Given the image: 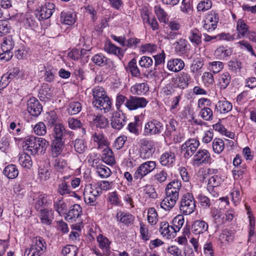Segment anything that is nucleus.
I'll use <instances>...</instances> for the list:
<instances>
[{"instance_id": "nucleus-7", "label": "nucleus", "mask_w": 256, "mask_h": 256, "mask_svg": "<svg viewBox=\"0 0 256 256\" xmlns=\"http://www.w3.org/2000/svg\"><path fill=\"white\" fill-rule=\"evenodd\" d=\"M156 168V163L154 161L148 160L142 163L137 168L134 174L136 180L142 179L152 172Z\"/></svg>"}, {"instance_id": "nucleus-5", "label": "nucleus", "mask_w": 256, "mask_h": 256, "mask_svg": "<svg viewBox=\"0 0 256 256\" xmlns=\"http://www.w3.org/2000/svg\"><path fill=\"white\" fill-rule=\"evenodd\" d=\"M140 157L143 160L150 158L155 150L154 141L142 138L140 140Z\"/></svg>"}, {"instance_id": "nucleus-60", "label": "nucleus", "mask_w": 256, "mask_h": 256, "mask_svg": "<svg viewBox=\"0 0 256 256\" xmlns=\"http://www.w3.org/2000/svg\"><path fill=\"white\" fill-rule=\"evenodd\" d=\"M190 40L196 45H199L201 42V36L198 30L196 29L192 30L190 32Z\"/></svg>"}, {"instance_id": "nucleus-22", "label": "nucleus", "mask_w": 256, "mask_h": 256, "mask_svg": "<svg viewBox=\"0 0 256 256\" xmlns=\"http://www.w3.org/2000/svg\"><path fill=\"white\" fill-rule=\"evenodd\" d=\"M39 217L42 224L48 226L54 219V212L52 210L42 209L40 211Z\"/></svg>"}, {"instance_id": "nucleus-23", "label": "nucleus", "mask_w": 256, "mask_h": 256, "mask_svg": "<svg viewBox=\"0 0 256 256\" xmlns=\"http://www.w3.org/2000/svg\"><path fill=\"white\" fill-rule=\"evenodd\" d=\"M184 67V61L180 58H174L169 60L167 62V68L168 70L178 72L182 70Z\"/></svg>"}, {"instance_id": "nucleus-19", "label": "nucleus", "mask_w": 256, "mask_h": 256, "mask_svg": "<svg viewBox=\"0 0 256 256\" xmlns=\"http://www.w3.org/2000/svg\"><path fill=\"white\" fill-rule=\"evenodd\" d=\"M238 38H242L248 37L249 34V26L242 19H238L236 22Z\"/></svg>"}, {"instance_id": "nucleus-17", "label": "nucleus", "mask_w": 256, "mask_h": 256, "mask_svg": "<svg viewBox=\"0 0 256 256\" xmlns=\"http://www.w3.org/2000/svg\"><path fill=\"white\" fill-rule=\"evenodd\" d=\"M82 209L79 204H76L72 206L66 217V220L72 222L75 221L81 215Z\"/></svg>"}, {"instance_id": "nucleus-63", "label": "nucleus", "mask_w": 256, "mask_h": 256, "mask_svg": "<svg viewBox=\"0 0 256 256\" xmlns=\"http://www.w3.org/2000/svg\"><path fill=\"white\" fill-rule=\"evenodd\" d=\"M76 151L79 154L84 153L87 148L86 144L82 139H76L74 142Z\"/></svg>"}, {"instance_id": "nucleus-44", "label": "nucleus", "mask_w": 256, "mask_h": 256, "mask_svg": "<svg viewBox=\"0 0 256 256\" xmlns=\"http://www.w3.org/2000/svg\"><path fill=\"white\" fill-rule=\"evenodd\" d=\"M231 76L228 72H224L220 74L218 78V85L221 89H225L230 83Z\"/></svg>"}, {"instance_id": "nucleus-25", "label": "nucleus", "mask_w": 256, "mask_h": 256, "mask_svg": "<svg viewBox=\"0 0 256 256\" xmlns=\"http://www.w3.org/2000/svg\"><path fill=\"white\" fill-rule=\"evenodd\" d=\"M102 159L104 162L109 165H112L115 162L114 153L108 146V144L103 148Z\"/></svg>"}, {"instance_id": "nucleus-43", "label": "nucleus", "mask_w": 256, "mask_h": 256, "mask_svg": "<svg viewBox=\"0 0 256 256\" xmlns=\"http://www.w3.org/2000/svg\"><path fill=\"white\" fill-rule=\"evenodd\" d=\"M18 162L22 167L28 169L32 165V162L30 156L25 152L20 154L18 158Z\"/></svg>"}, {"instance_id": "nucleus-46", "label": "nucleus", "mask_w": 256, "mask_h": 256, "mask_svg": "<svg viewBox=\"0 0 256 256\" xmlns=\"http://www.w3.org/2000/svg\"><path fill=\"white\" fill-rule=\"evenodd\" d=\"M222 180L220 176L218 175H214L211 176L208 180V190L211 192L214 190V187H217L220 185Z\"/></svg>"}, {"instance_id": "nucleus-39", "label": "nucleus", "mask_w": 256, "mask_h": 256, "mask_svg": "<svg viewBox=\"0 0 256 256\" xmlns=\"http://www.w3.org/2000/svg\"><path fill=\"white\" fill-rule=\"evenodd\" d=\"M127 70L130 72L132 76L140 78L141 73L140 70L136 64V60L135 58H132L128 63L127 66Z\"/></svg>"}, {"instance_id": "nucleus-11", "label": "nucleus", "mask_w": 256, "mask_h": 256, "mask_svg": "<svg viewBox=\"0 0 256 256\" xmlns=\"http://www.w3.org/2000/svg\"><path fill=\"white\" fill-rule=\"evenodd\" d=\"M55 9V5L52 2H46L38 8L36 10L35 15L40 20L48 19L53 14Z\"/></svg>"}, {"instance_id": "nucleus-54", "label": "nucleus", "mask_w": 256, "mask_h": 256, "mask_svg": "<svg viewBox=\"0 0 256 256\" xmlns=\"http://www.w3.org/2000/svg\"><path fill=\"white\" fill-rule=\"evenodd\" d=\"M68 122L70 128L76 130L78 128H82V133L84 134H86V130L82 127V124L80 120L73 118H70L68 120Z\"/></svg>"}, {"instance_id": "nucleus-62", "label": "nucleus", "mask_w": 256, "mask_h": 256, "mask_svg": "<svg viewBox=\"0 0 256 256\" xmlns=\"http://www.w3.org/2000/svg\"><path fill=\"white\" fill-rule=\"evenodd\" d=\"M200 116L205 120L210 121L213 119L212 110L208 107H204L200 112Z\"/></svg>"}, {"instance_id": "nucleus-34", "label": "nucleus", "mask_w": 256, "mask_h": 256, "mask_svg": "<svg viewBox=\"0 0 256 256\" xmlns=\"http://www.w3.org/2000/svg\"><path fill=\"white\" fill-rule=\"evenodd\" d=\"M92 120L93 124L100 128H104L108 124V118L102 114L94 116Z\"/></svg>"}, {"instance_id": "nucleus-61", "label": "nucleus", "mask_w": 256, "mask_h": 256, "mask_svg": "<svg viewBox=\"0 0 256 256\" xmlns=\"http://www.w3.org/2000/svg\"><path fill=\"white\" fill-rule=\"evenodd\" d=\"M212 148L215 153H221L224 148V141L222 139L218 138H214L212 142Z\"/></svg>"}, {"instance_id": "nucleus-31", "label": "nucleus", "mask_w": 256, "mask_h": 256, "mask_svg": "<svg viewBox=\"0 0 256 256\" xmlns=\"http://www.w3.org/2000/svg\"><path fill=\"white\" fill-rule=\"evenodd\" d=\"M66 130L64 126L62 124H56L53 129V140L63 141L62 138L64 136Z\"/></svg>"}, {"instance_id": "nucleus-53", "label": "nucleus", "mask_w": 256, "mask_h": 256, "mask_svg": "<svg viewBox=\"0 0 256 256\" xmlns=\"http://www.w3.org/2000/svg\"><path fill=\"white\" fill-rule=\"evenodd\" d=\"M52 161V164L54 170L57 172H62V170L66 166V162L60 158H54Z\"/></svg>"}, {"instance_id": "nucleus-58", "label": "nucleus", "mask_w": 256, "mask_h": 256, "mask_svg": "<svg viewBox=\"0 0 256 256\" xmlns=\"http://www.w3.org/2000/svg\"><path fill=\"white\" fill-rule=\"evenodd\" d=\"M108 60V58L101 53L94 55L92 58V60L94 64L100 66L106 64Z\"/></svg>"}, {"instance_id": "nucleus-26", "label": "nucleus", "mask_w": 256, "mask_h": 256, "mask_svg": "<svg viewBox=\"0 0 256 256\" xmlns=\"http://www.w3.org/2000/svg\"><path fill=\"white\" fill-rule=\"evenodd\" d=\"M232 108L231 102L227 100H220L215 106V110L220 114H226Z\"/></svg>"}, {"instance_id": "nucleus-48", "label": "nucleus", "mask_w": 256, "mask_h": 256, "mask_svg": "<svg viewBox=\"0 0 256 256\" xmlns=\"http://www.w3.org/2000/svg\"><path fill=\"white\" fill-rule=\"evenodd\" d=\"M96 172L102 178H107L112 174L110 170L108 167L102 164L97 166Z\"/></svg>"}, {"instance_id": "nucleus-9", "label": "nucleus", "mask_w": 256, "mask_h": 256, "mask_svg": "<svg viewBox=\"0 0 256 256\" xmlns=\"http://www.w3.org/2000/svg\"><path fill=\"white\" fill-rule=\"evenodd\" d=\"M166 196L160 202V207L166 211L171 210L176 205L179 198V194L165 190Z\"/></svg>"}, {"instance_id": "nucleus-15", "label": "nucleus", "mask_w": 256, "mask_h": 256, "mask_svg": "<svg viewBox=\"0 0 256 256\" xmlns=\"http://www.w3.org/2000/svg\"><path fill=\"white\" fill-rule=\"evenodd\" d=\"M116 219L118 222L128 226L134 224V216L130 212L120 210L116 214Z\"/></svg>"}, {"instance_id": "nucleus-42", "label": "nucleus", "mask_w": 256, "mask_h": 256, "mask_svg": "<svg viewBox=\"0 0 256 256\" xmlns=\"http://www.w3.org/2000/svg\"><path fill=\"white\" fill-rule=\"evenodd\" d=\"M36 138L34 136H30L26 137L23 140V147L26 146L25 150L32 154L34 148Z\"/></svg>"}, {"instance_id": "nucleus-41", "label": "nucleus", "mask_w": 256, "mask_h": 256, "mask_svg": "<svg viewBox=\"0 0 256 256\" xmlns=\"http://www.w3.org/2000/svg\"><path fill=\"white\" fill-rule=\"evenodd\" d=\"M190 80L191 78L190 74L183 72L180 74L176 80L177 81L178 86L184 88L188 86Z\"/></svg>"}, {"instance_id": "nucleus-49", "label": "nucleus", "mask_w": 256, "mask_h": 256, "mask_svg": "<svg viewBox=\"0 0 256 256\" xmlns=\"http://www.w3.org/2000/svg\"><path fill=\"white\" fill-rule=\"evenodd\" d=\"M66 205L62 198L58 199L54 204V208L60 215L64 214L66 210Z\"/></svg>"}, {"instance_id": "nucleus-12", "label": "nucleus", "mask_w": 256, "mask_h": 256, "mask_svg": "<svg viewBox=\"0 0 256 256\" xmlns=\"http://www.w3.org/2000/svg\"><path fill=\"white\" fill-rule=\"evenodd\" d=\"M42 110L40 102L35 98H30L27 102V110L34 116H38Z\"/></svg>"}, {"instance_id": "nucleus-6", "label": "nucleus", "mask_w": 256, "mask_h": 256, "mask_svg": "<svg viewBox=\"0 0 256 256\" xmlns=\"http://www.w3.org/2000/svg\"><path fill=\"white\" fill-rule=\"evenodd\" d=\"M162 124L158 120L154 119L146 123L143 134L146 136L159 134L162 132Z\"/></svg>"}, {"instance_id": "nucleus-38", "label": "nucleus", "mask_w": 256, "mask_h": 256, "mask_svg": "<svg viewBox=\"0 0 256 256\" xmlns=\"http://www.w3.org/2000/svg\"><path fill=\"white\" fill-rule=\"evenodd\" d=\"M14 40L10 36H6L3 38V42L1 44V48L2 52H12L14 46Z\"/></svg>"}, {"instance_id": "nucleus-29", "label": "nucleus", "mask_w": 256, "mask_h": 256, "mask_svg": "<svg viewBox=\"0 0 256 256\" xmlns=\"http://www.w3.org/2000/svg\"><path fill=\"white\" fill-rule=\"evenodd\" d=\"M125 116L123 114L116 113L112 119L111 124L113 128L120 130L125 124Z\"/></svg>"}, {"instance_id": "nucleus-57", "label": "nucleus", "mask_w": 256, "mask_h": 256, "mask_svg": "<svg viewBox=\"0 0 256 256\" xmlns=\"http://www.w3.org/2000/svg\"><path fill=\"white\" fill-rule=\"evenodd\" d=\"M234 238V233L230 230H225L220 236V240L222 242H230Z\"/></svg>"}, {"instance_id": "nucleus-36", "label": "nucleus", "mask_w": 256, "mask_h": 256, "mask_svg": "<svg viewBox=\"0 0 256 256\" xmlns=\"http://www.w3.org/2000/svg\"><path fill=\"white\" fill-rule=\"evenodd\" d=\"M36 16L31 14H26L24 18L23 23L26 28H34L38 26Z\"/></svg>"}, {"instance_id": "nucleus-28", "label": "nucleus", "mask_w": 256, "mask_h": 256, "mask_svg": "<svg viewBox=\"0 0 256 256\" xmlns=\"http://www.w3.org/2000/svg\"><path fill=\"white\" fill-rule=\"evenodd\" d=\"M58 192L61 196L70 195L73 196L75 193L71 190L70 186L68 182L65 180H62L58 186Z\"/></svg>"}, {"instance_id": "nucleus-32", "label": "nucleus", "mask_w": 256, "mask_h": 256, "mask_svg": "<svg viewBox=\"0 0 256 256\" xmlns=\"http://www.w3.org/2000/svg\"><path fill=\"white\" fill-rule=\"evenodd\" d=\"M218 18L216 16H208L204 21V28L208 32H212L214 30L217 26Z\"/></svg>"}, {"instance_id": "nucleus-37", "label": "nucleus", "mask_w": 256, "mask_h": 256, "mask_svg": "<svg viewBox=\"0 0 256 256\" xmlns=\"http://www.w3.org/2000/svg\"><path fill=\"white\" fill-rule=\"evenodd\" d=\"M92 140L97 144L98 148H103L108 144V142L104 134L100 133L94 132L93 134Z\"/></svg>"}, {"instance_id": "nucleus-52", "label": "nucleus", "mask_w": 256, "mask_h": 256, "mask_svg": "<svg viewBox=\"0 0 256 256\" xmlns=\"http://www.w3.org/2000/svg\"><path fill=\"white\" fill-rule=\"evenodd\" d=\"M82 108L80 102H72L69 104L68 108V113L70 115H74L79 113Z\"/></svg>"}, {"instance_id": "nucleus-14", "label": "nucleus", "mask_w": 256, "mask_h": 256, "mask_svg": "<svg viewBox=\"0 0 256 256\" xmlns=\"http://www.w3.org/2000/svg\"><path fill=\"white\" fill-rule=\"evenodd\" d=\"M159 232L164 237L167 238H174L176 235V231L174 227L170 226L166 221H163L160 223Z\"/></svg>"}, {"instance_id": "nucleus-16", "label": "nucleus", "mask_w": 256, "mask_h": 256, "mask_svg": "<svg viewBox=\"0 0 256 256\" xmlns=\"http://www.w3.org/2000/svg\"><path fill=\"white\" fill-rule=\"evenodd\" d=\"M208 225L204 220H195L192 225V232L194 234H204L208 230Z\"/></svg>"}, {"instance_id": "nucleus-10", "label": "nucleus", "mask_w": 256, "mask_h": 256, "mask_svg": "<svg viewBox=\"0 0 256 256\" xmlns=\"http://www.w3.org/2000/svg\"><path fill=\"white\" fill-rule=\"evenodd\" d=\"M148 101L146 98L136 96H130L124 103V106L130 110H134L146 106Z\"/></svg>"}, {"instance_id": "nucleus-45", "label": "nucleus", "mask_w": 256, "mask_h": 256, "mask_svg": "<svg viewBox=\"0 0 256 256\" xmlns=\"http://www.w3.org/2000/svg\"><path fill=\"white\" fill-rule=\"evenodd\" d=\"M181 187V181L178 180H174L166 185L165 190H170V192L179 194Z\"/></svg>"}, {"instance_id": "nucleus-51", "label": "nucleus", "mask_w": 256, "mask_h": 256, "mask_svg": "<svg viewBox=\"0 0 256 256\" xmlns=\"http://www.w3.org/2000/svg\"><path fill=\"white\" fill-rule=\"evenodd\" d=\"M176 44L175 49L176 52L182 54L186 52L188 50V42L186 40L180 38L176 42Z\"/></svg>"}, {"instance_id": "nucleus-20", "label": "nucleus", "mask_w": 256, "mask_h": 256, "mask_svg": "<svg viewBox=\"0 0 256 256\" xmlns=\"http://www.w3.org/2000/svg\"><path fill=\"white\" fill-rule=\"evenodd\" d=\"M34 148L32 152V154H36L38 152L41 154H44L48 146L49 142L42 138H36Z\"/></svg>"}, {"instance_id": "nucleus-35", "label": "nucleus", "mask_w": 256, "mask_h": 256, "mask_svg": "<svg viewBox=\"0 0 256 256\" xmlns=\"http://www.w3.org/2000/svg\"><path fill=\"white\" fill-rule=\"evenodd\" d=\"M175 161V154L170 152L164 153L160 158V163L164 166L171 165Z\"/></svg>"}, {"instance_id": "nucleus-1", "label": "nucleus", "mask_w": 256, "mask_h": 256, "mask_svg": "<svg viewBox=\"0 0 256 256\" xmlns=\"http://www.w3.org/2000/svg\"><path fill=\"white\" fill-rule=\"evenodd\" d=\"M92 104L94 107L101 110H103L104 112L110 111L112 105V102L102 88L95 87L92 90Z\"/></svg>"}, {"instance_id": "nucleus-50", "label": "nucleus", "mask_w": 256, "mask_h": 256, "mask_svg": "<svg viewBox=\"0 0 256 256\" xmlns=\"http://www.w3.org/2000/svg\"><path fill=\"white\" fill-rule=\"evenodd\" d=\"M78 248L74 245H67L62 250V254L64 256H76Z\"/></svg>"}, {"instance_id": "nucleus-13", "label": "nucleus", "mask_w": 256, "mask_h": 256, "mask_svg": "<svg viewBox=\"0 0 256 256\" xmlns=\"http://www.w3.org/2000/svg\"><path fill=\"white\" fill-rule=\"evenodd\" d=\"M211 157L210 152L206 150L200 149L193 158L194 164L202 165L210 162Z\"/></svg>"}, {"instance_id": "nucleus-21", "label": "nucleus", "mask_w": 256, "mask_h": 256, "mask_svg": "<svg viewBox=\"0 0 256 256\" xmlns=\"http://www.w3.org/2000/svg\"><path fill=\"white\" fill-rule=\"evenodd\" d=\"M104 50L107 53L114 54L119 58L122 57L124 54V50L121 48L116 46L110 41L106 42L104 46Z\"/></svg>"}, {"instance_id": "nucleus-33", "label": "nucleus", "mask_w": 256, "mask_h": 256, "mask_svg": "<svg viewBox=\"0 0 256 256\" xmlns=\"http://www.w3.org/2000/svg\"><path fill=\"white\" fill-rule=\"evenodd\" d=\"M232 53V50L230 48L222 46L218 47L215 50L214 54L217 58L219 60H224L225 58L230 56Z\"/></svg>"}, {"instance_id": "nucleus-2", "label": "nucleus", "mask_w": 256, "mask_h": 256, "mask_svg": "<svg viewBox=\"0 0 256 256\" xmlns=\"http://www.w3.org/2000/svg\"><path fill=\"white\" fill-rule=\"evenodd\" d=\"M96 182L86 184L84 190V198L86 203L94 205L97 198L102 194L100 188Z\"/></svg>"}, {"instance_id": "nucleus-4", "label": "nucleus", "mask_w": 256, "mask_h": 256, "mask_svg": "<svg viewBox=\"0 0 256 256\" xmlns=\"http://www.w3.org/2000/svg\"><path fill=\"white\" fill-rule=\"evenodd\" d=\"M196 201L192 194L187 192L182 196L180 210L182 214L189 215L192 214L196 209Z\"/></svg>"}, {"instance_id": "nucleus-40", "label": "nucleus", "mask_w": 256, "mask_h": 256, "mask_svg": "<svg viewBox=\"0 0 256 256\" xmlns=\"http://www.w3.org/2000/svg\"><path fill=\"white\" fill-rule=\"evenodd\" d=\"M4 174L8 178H14L18 176V170L14 164H9L3 170Z\"/></svg>"}, {"instance_id": "nucleus-59", "label": "nucleus", "mask_w": 256, "mask_h": 256, "mask_svg": "<svg viewBox=\"0 0 256 256\" xmlns=\"http://www.w3.org/2000/svg\"><path fill=\"white\" fill-rule=\"evenodd\" d=\"M147 218L148 222L150 224L154 225L156 224L158 220V214L154 208H148Z\"/></svg>"}, {"instance_id": "nucleus-64", "label": "nucleus", "mask_w": 256, "mask_h": 256, "mask_svg": "<svg viewBox=\"0 0 256 256\" xmlns=\"http://www.w3.org/2000/svg\"><path fill=\"white\" fill-rule=\"evenodd\" d=\"M168 176L167 172L165 170H160L154 175V180L156 182L164 183V182Z\"/></svg>"}, {"instance_id": "nucleus-47", "label": "nucleus", "mask_w": 256, "mask_h": 256, "mask_svg": "<svg viewBox=\"0 0 256 256\" xmlns=\"http://www.w3.org/2000/svg\"><path fill=\"white\" fill-rule=\"evenodd\" d=\"M10 136L8 134H1L0 138V150L6 152L10 146Z\"/></svg>"}, {"instance_id": "nucleus-8", "label": "nucleus", "mask_w": 256, "mask_h": 256, "mask_svg": "<svg viewBox=\"0 0 256 256\" xmlns=\"http://www.w3.org/2000/svg\"><path fill=\"white\" fill-rule=\"evenodd\" d=\"M200 146L199 141L195 138L188 140L181 146L182 152L185 158H189L194 155Z\"/></svg>"}, {"instance_id": "nucleus-18", "label": "nucleus", "mask_w": 256, "mask_h": 256, "mask_svg": "<svg viewBox=\"0 0 256 256\" xmlns=\"http://www.w3.org/2000/svg\"><path fill=\"white\" fill-rule=\"evenodd\" d=\"M76 14L73 10H63L60 14V22L67 25L73 24L76 20Z\"/></svg>"}, {"instance_id": "nucleus-27", "label": "nucleus", "mask_w": 256, "mask_h": 256, "mask_svg": "<svg viewBox=\"0 0 256 256\" xmlns=\"http://www.w3.org/2000/svg\"><path fill=\"white\" fill-rule=\"evenodd\" d=\"M149 90V86L146 83L136 84L130 88L131 92L134 95H144Z\"/></svg>"}, {"instance_id": "nucleus-24", "label": "nucleus", "mask_w": 256, "mask_h": 256, "mask_svg": "<svg viewBox=\"0 0 256 256\" xmlns=\"http://www.w3.org/2000/svg\"><path fill=\"white\" fill-rule=\"evenodd\" d=\"M64 141L52 140L50 146L51 156L52 158H58L62 152Z\"/></svg>"}, {"instance_id": "nucleus-3", "label": "nucleus", "mask_w": 256, "mask_h": 256, "mask_svg": "<svg viewBox=\"0 0 256 256\" xmlns=\"http://www.w3.org/2000/svg\"><path fill=\"white\" fill-rule=\"evenodd\" d=\"M46 250L44 240L40 236H36L33 239L30 247L25 250L24 256H41Z\"/></svg>"}, {"instance_id": "nucleus-55", "label": "nucleus", "mask_w": 256, "mask_h": 256, "mask_svg": "<svg viewBox=\"0 0 256 256\" xmlns=\"http://www.w3.org/2000/svg\"><path fill=\"white\" fill-rule=\"evenodd\" d=\"M154 12L158 20L162 22L166 23L168 18H167V14L160 6H156L154 8Z\"/></svg>"}, {"instance_id": "nucleus-30", "label": "nucleus", "mask_w": 256, "mask_h": 256, "mask_svg": "<svg viewBox=\"0 0 256 256\" xmlns=\"http://www.w3.org/2000/svg\"><path fill=\"white\" fill-rule=\"evenodd\" d=\"M96 240L100 248L103 250L104 252L106 253V254H108L110 251V244L108 239L105 236L100 234L97 236Z\"/></svg>"}, {"instance_id": "nucleus-56", "label": "nucleus", "mask_w": 256, "mask_h": 256, "mask_svg": "<svg viewBox=\"0 0 256 256\" xmlns=\"http://www.w3.org/2000/svg\"><path fill=\"white\" fill-rule=\"evenodd\" d=\"M54 90V88L48 84H44L40 90V94L42 95L46 98L50 99L53 96Z\"/></svg>"}]
</instances>
